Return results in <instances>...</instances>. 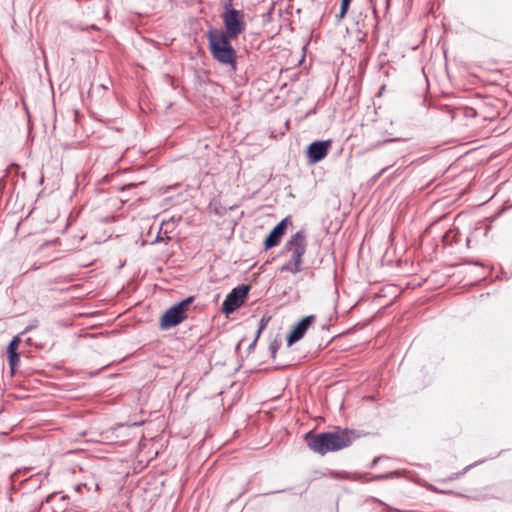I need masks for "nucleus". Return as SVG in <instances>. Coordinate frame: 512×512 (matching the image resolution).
I'll return each mask as SVG.
<instances>
[{"instance_id":"nucleus-9","label":"nucleus","mask_w":512,"mask_h":512,"mask_svg":"<svg viewBox=\"0 0 512 512\" xmlns=\"http://www.w3.org/2000/svg\"><path fill=\"white\" fill-rule=\"evenodd\" d=\"M286 222H287V219H283L282 221H280L273 229L272 231L270 232V234L267 236V238L265 239V248L266 249H270L274 246H277L280 242V239L281 237L284 235L285 233V229H286Z\"/></svg>"},{"instance_id":"nucleus-13","label":"nucleus","mask_w":512,"mask_h":512,"mask_svg":"<svg viewBox=\"0 0 512 512\" xmlns=\"http://www.w3.org/2000/svg\"><path fill=\"white\" fill-rule=\"evenodd\" d=\"M350 3H351V0H342L340 14H339L340 19H342L345 16V14L347 13Z\"/></svg>"},{"instance_id":"nucleus-3","label":"nucleus","mask_w":512,"mask_h":512,"mask_svg":"<svg viewBox=\"0 0 512 512\" xmlns=\"http://www.w3.org/2000/svg\"><path fill=\"white\" fill-rule=\"evenodd\" d=\"M244 12L242 10H236L226 5L225 11L222 14V20L225 27L224 35L228 38H236L238 35L244 32L246 24L244 21Z\"/></svg>"},{"instance_id":"nucleus-11","label":"nucleus","mask_w":512,"mask_h":512,"mask_svg":"<svg viewBox=\"0 0 512 512\" xmlns=\"http://www.w3.org/2000/svg\"><path fill=\"white\" fill-rule=\"evenodd\" d=\"M270 320V317H262L260 322H259V325H258V330H257V333H256V337L254 339V341L252 342L251 346H254L255 343L257 342L260 334L266 329L267 325H268V322Z\"/></svg>"},{"instance_id":"nucleus-10","label":"nucleus","mask_w":512,"mask_h":512,"mask_svg":"<svg viewBox=\"0 0 512 512\" xmlns=\"http://www.w3.org/2000/svg\"><path fill=\"white\" fill-rule=\"evenodd\" d=\"M280 271L296 274L301 271V267L296 263H293V261L289 260L287 263L281 266Z\"/></svg>"},{"instance_id":"nucleus-17","label":"nucleus","mask_w":512,"mask_h":512,"mask_svg":"<svg viewBox=\"0 0 512 512\" xmlns=\"http://www.w3.org/2000/svg\"><path fill=\"white\" fill-rule=\"evenodd\" d=\"M378 460H379V458H375V459L373 460V462H372V466H374L375 464H377Z\"/></svg>"},{"instance_id":"nucleus-2","label":"nucleus","mask_w":512,"mask_h":512,"mask_svg":"<svg viewBox=\"0 0 512 512\" xmlns=\"http://www.w3.org/2000/svg\"><path fill=\"white\" fill-rule=\"evenodd\" d=\"M208 40L213 57L220 63L235 69L236 52L231 46V38L224 35L223 31L213 30L209 32Z\"/></svg>"},{"instance_id":"nucleus-4","label":"nucleus","mask_w":512,"mask_h":512,"mask_svg":"<svg viewBox=\"0 0 512 512\" xmlns=\"http://www.w3.org/2000/svg\"><path fill=\"white\" fill-rule=\"evenodd\" d=\"M194 298L188 297L180 303L170 307L160 319V327L163 330L172 328L180 324L187 318V312Z\"/></svg>"},{"instance_id":"nucleus-8","label":"nucleus","mask_w":512,"mask_h":512,"mask_svg":"<svg viewBox=\"0 0 512 512\" xmlns=\"http://www.w3.org/2000/svg\"><path fill=\"white\" fill-rule=\"evenodd\" d=\"M316 317L309 315L302 318L296 325L293 326L290 334L287 337L288 346L303 338L308 328L315 322Z\"/></svg>"},{"instance_id":"nucleus-6","label":"nucleus","mask_w":512,"mask_h":512,"mask_svg":"<svg viewBox=\"0 0 512 512\" xmlns=\"http://www.w3.org/2000/svg\"><path fill=\"white\" fill-rule=\"evenodd\" d=\"M249 292V287L246 285H241L234 288L224 300L222 304V311L226 314H230L234 312L236 309L241 307L244 303V299L246 298Z\"/></svg>"},{"instance_id":"nucleus-7","label":"nucleus","mask_w":512,"mask_h":512,"mask_svg":"<svg viewBox=\"0 0 512 512\" xmlns=\"http://www.w3.org/2000/svg\"><path fill=\"white\" fill-rule=\"evenodd\" d=\"M331 146V141H315L307 148V159L311 164H315L324 159Z\"/></svg>"},{"instance_id":"nucleus-15","label":"nucleus","mask_w":512,"mask_h":512,"mask_svg":"<svg viewBox=\"0 0 512 512\" xmlns=\"http://www.w3.org/2000/svg\"><path fill=\"white\" fill-rule=\"evenodd\" d=\"M279 345L277 342H273L271 345H270V351L272 353V355L274 356L277 349H278Z\"/></svg>"},{"instance_id":"nucleus-16","label":"nucleus","mask_w":512,"mask_h":512,"mask_svg":"<svg viewBox=\"0 0 512 512\" xmlns=\"http://www.w3.org/2000/svg\"><path fill=\"white\" fill-rule=\"evenodd\" d=\"M394 475V473H388V474H385V475H381V476H377V479H385V478H390Z\"/></svg>"},{"instance_id":"nucleus-12","label":"nucleus","mask_w":512,"mask_h":512,"mask_svg":"<svg viewBox=\"0 0 512 512\" xmlns=\"http://www.w3.org/2000/svg\"><path fill=\"white\" fill-rule=\"evenodd\" d=\"M8 358H9V364L11 366V369H12V371H14L20 361L19 355L17 352H11V353H8Z\"/></svg>"},{"instance_id":"nucleus-5","label":"nucleus","mask_w":512,"mask_h":512,"mask_svg":"<svg viewBox=\"0 0 512 512\" xmlns=\"http://www.w3.org/2000/svg\"><path fill=\"white\" fill-rule=\"evenodd\" d=\"M306 235L303 231L295 233L286 243V249L291 252V261L301 267L302 257L306 252Z\"/></svg>"},{"instance_id":"nucleus-1","label":"nucleus","mask_w":512,"mask_h":512,"mask_svg":"<svg viewBox=\"0 0 512 512\" xmlns=\"http://www.w3.org/2000/svg\"><path fill=\"white\" fill-rule=\"evenodd\" d=\"M357 435L353 430L338 429L333 432L307 434L308 447L316 453L325 455L328 452L338 451L352 444Z\"/></svg>"},{"instance_id":"nucleus-14","label":"nucleus","mask_w":512,"mask_h":512,"mask_svg":"<svg viewBox=\"0 0 512 512\" xmlns=\"http://www.w3.org/2000/svg\"><path fill=\"white\" fill-rule=\"evenodd\" d=\"M20 343V339L18 337H14L8 346V353L16 352V349Z\"/></svg>"}]
</instances>
